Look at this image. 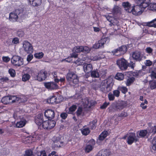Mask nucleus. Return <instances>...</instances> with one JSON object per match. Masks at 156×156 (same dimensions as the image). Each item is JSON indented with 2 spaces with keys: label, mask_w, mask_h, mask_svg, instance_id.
<instances>
[{
  "label": "nucleus",
  "mask_w": 156,
  "mask_h": 156,
  "mask_svg": "<svg viewBox=\"0 0 156 156\" xmlns=\"http://www.w3.org/2000/svg\"><path fill=\"white\" fill-rule=\"evenodd\" d=\"M90 49L87 46H77L75 47L73 49V52L71 56L75 58H77L78 55L77 53L80 52L87 53L89 52Z\"/></svg>",
  "instance_id": "obj_1"
},
{
  "label": "nucleus",
  "mask_w": 156,
  "mask_h": 156,
  "mask_svg": "<svg viewBox=\"0 0 156 156\" xmlns=\"http://www.w3.org/2000/svg\"><path fill=\"white\" fill-rule=\"evenodd\" d=\"M20 98L15 95L7 96L3 97L1 100L4 104H12L18 101Z\"/></svg>",
  "instance_id": "obj_2"
},
{
  "label": "nucleus",
  "mask_w": 156,
  "mask_h": 156,
  "mask_svg": "<svg viewBox=\"0 0 156 156\" xmlns=\"http://www.w3.org/2000/svg\"><path fill=\"white\" fill-rule=\"evenodd\" d=\"M83 60L85 61L83 66L84 72L86 73H89L92 70L93 67L91 64H87V63L90 62L91 59L89 58V57L85 55L83 58Z\"/></svg>",
  "instance_id": "obj_3"
},
{
  "label": "nucleus",
  "mask_w": 156,
  "mask_h": 156,
  "mask_svg": "<svg viewBox=\"0 0 156 156\" xmlns=\"http://www.w3.org/2000/svg\"><path fill=\"white\" fill-rule=\"evenodd\" d=\"M109 80H105L103 81L101 87V90L103 93H107L110 91L112 89L111 83Z\"/></svg>",
  "instance_id": "obj_4"
},
{
  "label": "nucleus",
  "mask_w": 156,
  "mask_h": 156,
  "mask_svg": "<svg viewBox=\"0 0 156 156\" xmlns=\"http://www.w3.org/2000/svg\"><path fill=\"white\" fill-rule=\"evenodd\" d=\"M11 62L14 66L19 67L23 64V59L20 56L14 55L11 58Z\"/></svg>",
  "instance_id": "obj_5"
},
{
  "label": "nucleus",
  "mask_w": 156,
  "mask_h": 156,
  "mask_svg": "<svg viewBox=\"0 0 156 156\" xmlns=\"http://www.w3.org/2000/svg\"><path fill=\"white\" fill-rule=\"evenodd\" d=\"M66 79L69 83L76 84L78 83L79 80L76 74L73 72H69L67 74Z\"/></svg>",
  "instance_id": "obj_6"
},
{
  "label": "nucleus",
  "mask_w": 156,
  "mask_h": 156,
  "mask_svg": "<svg viewBox=\"0 0 156 156\" xmlns=\"http://www.w3.org/2000/svg\"><path fill=\"white\" fill-rule=\"evenodd\" d=\"M128 62L123 58L119 59L116 61V64L122 70H126L128 68Z\"/></svg>",
  "instance_id": "obj_7"
},
{
  "label": "nucleus",
  "mask_w": 156,
  "mask_h": 156,
  "mask_svg": "<svg viewBox=\"0 0 156 156\" xmlns=\"http://www.w3.org/2000/svg\"><path fill=\"white\" fill-rule=\"evenodd\" d=\"M127 135L128 136L127 142L128 144L131 145L134 142L136 143L139 141V139L136 137L135 133H129Z\"/></svg>",
  "instance_id": "obj_8"
},
{
  "label": "nucleus",
  "mask_w": 156,
  "mask_h": 156,
  "mask_svg": "<svg viewBox=\"0 0 156 156\" xmlns=\"http://www.w3.org/2000/svg\"><path fill=\"white\" fill-rule=\"evenodd\" d=\"M127 47L126 45H122L120 47L112 51L114 55L119 56L123 54L127 51Z\"/></svg>",
  "instance_id": "obj_9"
},
{
  "label": "nucleus",
  "mask_w": 156,
  "mask_h": 156,
  "mask_svg": "<svg viewBox=\"0 0 156 156\" xmlns=\"http://www.w3.org/2000/svg\"><path fill=\"white\" fill-rule=\"evenodd\" d=\"M56 124L54 120L49 119L43 122V128L44 129H49L54 128Z\"/></svg>",
  "instance_id": "obj_10"
},
{
  "label": "nucleus",
  "mask_w": 156,
  "mask_h": 156,
  "mask_svg": "<svg viewBox=\"0 0 156 156\" xmlns=\"http://www.w3.org/2000/svg\"><path fill=\"white\" fill-rule=\"evenodd\" d=\"M136 3L140 8L143 9V10L147 7H148L150 3V0H134Z\"/></svg>",
  "instance_id": "obj_11"
},
{
  "label": "nucleus",
  "mask_w": 156,
  "mask_h": 156,
  "mask_svg": "<svg viewBox=\"0 0 156 156\" xmlns=\"http://www.w3.org/2000/svg\"><path fill=\"white\" fill-rule=\"evenodd\" d=\"M23 48L25 52L28 54H31L33 52L34 49L32 44L27 41H23Z\"/></svg>",
  "instance_id": "obj_12"
},
{
  "label": "nucleus",
  "mask_w": 156,
  "mask_h": 156,
  "mask_svg": "<svg viewBox=\"0 0 156 156\" xmlns=\"http://www.w3.org/2000/svg\"><path fill=\"white\" fill-rule=\"evenodd\" d=\"M109 41V39L108 37L102 38L96 42L93 45V47L95 49H98L103 46L104 44L108 43Z\"/></svg>",
  "instance_id": "obj_13"
},
{
  "label": "nucleus",
  "mask_w": 156,
  "mask_h": 156,
  "mask_svg": "<svg viewBox=\"0 0 156 156\" xmlns=\"http://www.w3.org/2000/svg\"><path fill=\"white\" fill-rule=\"evenodd\" d=\"M95 141L94 139H91L90 140L85 148V151L86 153H89L93 149L95 144Z\"/></svg>",
  "instance_id": "obj_14"
},
{
  "label": "nucleus",
  "mask_w": 156,
  "mask_h": 156,
  "mask_svg": "<svg viewBox=\"0 0 156 156\" xmlns=\"http://www.w3.org/2000/svg\"><path fill=\"white\" fill-rule=\"evenodd\" d=\"M44 84L46 88L50 90L57 89L58 87L57 84L53 82H44Z\"/></svg>",
  "instance_id": "obj_15"
},
{
  "label": "nucleus",
  "mask_w": 156,
  "mask_h": 156,
  "mask_svg": "<svg viewBox=\"0 0 156 156\" xmlns=\"http://www.w3.org/2000/svg\"><path fill=\"white\" fill-rule=\"evenodd\" d=\"M51 140L55 147H61V145L63 144V142L61 140V137H60L55 136L52 138Z\"/></svg>",
  "instance_id": "obj_16"
},
{
  "label": "nucleus",
  "mask_w": 156,
  "mask_h": 156,
  "mask_svg": "<svg viewBox=\"0 0 156 156\" xmlns=\"http://www.w3.org/2000/svg\"><path fill=\"white\" fill-rule=\"evenodd\" d=\"M43 116L42 113L38 114L35 119V123L39 126L41 127V126L43 128Z\"/></svg>",
  "instance_id": "obj_17"
},
{
  "label": "nucleus",
  "mask_w": 156,
  "mask_h": 156,
  "mask_svg": "<svg viewBox=\"0 0 156 156\" xmlns=\"http://www.w3.org/2000/svg\"><path fill=\"white\" fill-rule=\"evenodd\" d=\"M47 76V72L44 70H41L38 73L37 80L39 81H42L45 79Z\"/></svg>",
  "instance_id": "obj_18"
},
{
  "label": "nucleus",
  "mask_w": 156,
  "mask_h": 156,
  "mask_svg": "<svg viewBox=\"0 0 156 156\" xmlns=\"http://www.w3.org/2000/svg\"><path fill=\"white\" fill-rule=\"evenodd\" d=\"M107 20L110 22L109 24V25L110 27H112V26H115L117 27L119 25V22L118 20L111 16H108L107 17Z\"/></svg>",
  "instance_id": "obj_19"
},
{
  "label": "nucleus",
  "mask_w": 156,
  "mask_h": 156,
  "mask_svg": "<svg viewBox=\"0 0 156 156\" xmlns=\"http://www.w3.org/2000/svg\"><path fill=\"white\" fill-rule=\"evenodd\" d=\"M44 114L45 116L48 119H52L55 117V112L51 109H47L45 111Z\"/></svg>",
  "instance_id": "obj_20"
},
{
  "label": "nucleus",
  "mask_w": 156,
  "mask_h": 156,
  "mask_svg": "<svg viewBox=\"0 0 156 156\" xmlns=\"http://www.w3.org/2000/svg\"><path fill=\"white\" fill-rule=\"evenodd\" d=\"M132 58L136 61L140 62L142 60L143 56L140 52L135 51L132 54Z\"/></svg>",
  "instance_id": "obj_21"
},
{
  "label": "nucleus",
  "mask_w": 156,
  "mask_h": 156,
  "mask_svg": "<svg viewBox=\"0 0 156 156\" xmlns=\"http://www.w3.org/2000/svg\"><path fill=\"white\" fill-rule=\"evenodd\" d=\"M131 12L132 14L135 15H138L141 14L142 12L140 10L139 6L138 5L136 6H134L132 7Z\"/></svg>",
  "instance_id": "obj_22"
},
{
  "label": "nucleus",
  "mask_w": 156,
  "mask_h": 156,
  "mask_svg": "<svg viewBox=\"0 0 156 156\" xmlns=\"http://www.w3.org/2000/svg\"><path fill=\"white\" fill-rule=\"evenodd\" d=\"M47 103L49 104L58 103L59 101H57V97L55 95L50 96L47 100Z\"/></svg>",
  "instance_id": "obj_23"
},
{
  "label": "nucleus",
  "mask_w": 156,
  "mask_h": 156,
  "mask_svg": "<svg viewBox=\"0 0 156 156\" xmlns=\"http://www.w3.org/2000/svg\"><path fill=\"white\" fill-rule=\"evenodd\" d=\"M122 5L125 8V10L129 13H131L132 7H131V4L128 2H124L122 3Z\"/></svg>",
  "instance_id": "obj_24"
},
{
  "label": "nucleus",
  "mask_w": 156,
  "mask_h": 156,
  "mask_svg": "<svg viewBox=\"0 0 156 156\" xmlns=\"http://www.w3.org/2000/svg\"><path fill=\"white\" fill-rule=\"evenodd\" d=\"M30 5L34 7L40 6L42 3V0H28Z\"/></svg>",
  "instance_id": "obj_25"
},
{
  "label": "nucleus",
  "mask_w": 156,
  "mask_h": 156,
  "mask_svg": "<svg viewBox=\"0 0 156 156\" xmlns=\"http://www.w3.org/2000/svg\"><path fill=\"white\" fill-rule=\"evenodd\" d=\"M110 154V152L108 150L104 149L100 150L97 155L98 156H109Z\"/></svg>",
  "instance_id": "obj_26"
},
{
  "label": "nucleus",
  "mask_w": 156,
  "mask_h": 156,
  "mask_svg": "<svg viewBox=\"0 0 156 156\" xmlns=\"http://www.w3.org/2000/svg\"><path fill=\"white\" fill-rule=\"evenodd\" d=\"M112 13L113 15L115 16L121 13V8L117 5H115L112 9Z\"/></svg>",
  "instance_id": "obj_27"
},
{
  "label": "nucleus",
  "mask_w": 156,
  "mask_h": 156,
  "mask_svg": "<svg viewBox=\"0 0 156 156\" xmlns=\"http://www.w3.org/2000/svg\"><path fill=\"white\" fill-rule=\"evenodd\" d=\"M147 133V131L146 129H144L137 131L136 132L138 138H143L145 136Z\"/></svg>",
  "instance_id": "obj_28"
},
{
  "label": "nucleus",
  "mask_w": 156,
  "mask_h": 156,
  "mask_svg": "<svg viewBox=\"0 0 156 156\" xmlns=\"http://www.w3.org/2000/svg\"><path fill=\"white\" fill-rule=\"evenodd\" d=\"M76 114L77 117L80 116H83L85 115V112L81 107H79L76 112Z\"/></svg>",
  "instance_id": "obj_29"
},
{
  "label": "nucleus",
  "mask_w": 156,
  "mask_h": 156,
  "mask_svg": "<svg viewBox=\"0 0 156 156\" xmlns=\"http://www.w3.org/2000/svg\"><path fill=\"white\" fill-rule=\"evenodd\" d=\"M18 15L15 13L11 12L9 14V20L11 21H16L18 19Z\"/></svg>",
  "instance_id": "obj_30"
},
{
  "label": "nucleus",
  "mask_w": 156,
  "mask_h": 156,
  "mask_svg": "<svg viewBox=\"0 0 156 156\" xmlns=\"http://www.w3.org/2000/svg\"><path fill=\"white\" fill-rule=\"evenodd\" d=\"M54 78L55 82L57 83H58L59 82H60L62 83H64L65 81V78L64 76L62 77H60L59 78L55 73L54 74Z\"/></svg>",
  "instance_id": "obj_31"
},
{
  "label": "nucleus",
  "mask_w": 156,
  "mask_h": 156,
  "mask_svg": "<svg viewBox=\"0 0 156 156\" xmlns=\"http://www.w3.org/2000/svg\"><path fill=\"white\" fill-rule=\"evenodd\" d=\"M86 126H83V128L81 129V131L82 134L84 136H87L90 132V129L88 127H86Z\"/></svg>",
  "instance_id": "obj_32"
},
{
  "label": "nucleus",
  "mask_w": 156,
  "mask_h": 156,
  "mask_svg": "<svg viewBox=\"0 0 156 156\" xmlns=\"http://www.w3.org/2000/svg\"><path fill=\"white\" fill-rule=\"evenodd\" d=\"M152 145L151 148L152 152H156V136L154 137L152 140Z\"/></svg>",
  "instance_id": "obj_33"
},
{
  "label": "nucleus",
  "mask_w": 156,
  "mask_h": 156,
  "mask_svg": "<svg viewBox=\"0 0 156 156\" xmlns=\"http://www.w3.org/2000/svg\"><path fill=\"white\" fill-rule=\"evenodd\" d=\"M108 133L107 131H104L102 132L99 136L98 139L100 141H102L108 136Z\"/></svg>",
  "instance_id": "obj_34"
},
{
  "label": "nucleus",
  "mask_w": 156,
  "mask_h": 156,
  "mask_svg": "<svg viewBox=\"0 0 156 156\" xmlns=\"http://www.w3.org/2000/svg\"><path fill=\"white\" fill-rule=\"evenodd\" d=\"M97 122V120L95 119L89 122L88 126L91 129H94L96 128Z\"/></svg>",
  "instance_id": "obj_35"
},
{
  "label": "nucleus",
  "mask_w": 156,
  "mask_h": 156,
  "mask_svg": "<svg viewBox=\"0 0 156 156\" xmlns=\"http://www.w3.org/2000/svg\"><path fill=\"white\" fill-rule=\"evenodd\" d=\"M27 122L26 120H21L18 122L16 124V126L17 128H21L25 126Z\"/></svg>",
  "instance_id": "obj_36"
},
{
  "label": "nucleus",
  "mask_w": 156,
  "mask_h": 156,
  "mask_svg": "<svg viewBox=\"0 0 156 156\" xmlns=\"http://www.w3.org/2000/svg\"><path fill=\"white\" fill-rule=\"evenodd\" d=\"M150 87L151 90L156 89V80H153L149 82Z\"/></svg>",
  "instance_id": "obj_37"
},
{
  "label": "nucleus",
  "mask_w": 156,
  "mask_h": 156,
  "mask_svg": "<svg viewBox=\"0 0 156 156\" xmlns=\"http://www.w3.org/2000/svg\"><path fill=\"white\" fill-rule=\"evenodd\" d=\"M91 73V76L93 78H98L99 77V75L98 70L97 69L96 70H92L90 72Z\"/></svg>",
  "instance_id": "obj_38"
},
{
  "label": "nucleus",
  "mask_w": 156,
  "mask_h": 156,
  "mask_svg": "<svg viewBox=\"0 0 156 156\" xmlns=\"http://www.w3.org/2000/svg\"><path fill=\"white\" fill-rule=\"evenodd\" d=\"M135 80V78L133 77H130L127 79L126 83V85L127 86H130Z\"/></svg>",
  "instance_id": "obj_39"
},
{
  "label": "nucleus",
  "mask_w": 156,
  "mask_h": 156,
  "mask_svg": "<svg viewBox=\"0 0 156 156\" xmlns=\"http://www.w3.org/2000/svg\"><path fill=\"white\" fill-rule=\"evenodd\" d=\"M115 79L119 80H121L124 79V76L122 73H117L115 77Z\"/></svg>",
  "instance_id": "obj_40"
},
{
  "label": "nucleus",
  "mask_w": 156,
  "mask_h": 156,
  "mask_svg": "<svg viewBox=\"0 0 156 156\" xmlns=\"http://www.w3.org/2000/svg\"><path fill=\"white\" fill-rule=\"evenodd\" d=\"M77 108V106L76 105H73L69 108V111L67 112L68 114H71L75 111Z\"/></svg>",
  "instance_id": "obj_41"
},
{
  "label": "nucleus",
  "mask_w": 156,
  "mask_h": 156,
  "mask_svg": "<svg viewBox=\"0 0 156 156\" xmlns=\"http://www.w3.org/2000/svg\"><path fill=\"white\" fill-rule=\"evenodd\" d=\"M148 9L152 11H156V3H150L148 7Z\"/></svg>",
  "instance_id": "obj_42"
},
{
  "label": "nucleus",
  "mask_w": 156,
  "mask_h": 156,
  "mask_svg": "<svg viewBox=\"0 0 156 156\" xmlns=\"http://www.w3.org/2000/svg\"><path fill=\"white\" fill-rule=\"evenodd\" d=\"M30 78V76L29 74H24L22 76V80L23 81L25 82L29 80Z\"/></svg>",
  "instance_id": "obj_43"
},
{
  "label": "nucleus",
  "mask_w": 156,
  "mask_h": 156,
  "mask_svg": "<svg viewBox=\"0 0 156 156\" xmlns=\"http://www.w3.org/2000/svg\"><path fill=\"white\" fill-rule=\"evenodd\" d=\"M44 56V53L42 52L35 53L34 54V57L37 59H41Z\"/></svg>",
  "instance_id": "obj_44"
},
{
  "label": "nucleus",
  "mask_w": 156,
  "mask_h": 156,
  "mask_svg": "<svg viewBox=\"0 0 156 156\" xmlns=\"http://www.w3.org/2000/svg\"><path fill=\"white\" fill-rule=\"evenodd\" d=\"M116 108L118 109H122L124 107V102L123 101L118 103L116 105Z\"/></svg>",
  "instance_id": "obj_45"
},
{
  "label": "nucleus",
  "mask_w": 156,
  "mask_h": 156,
  "mask_svg": "<svg viewBox=\"0 0 156 156\" xmlns=\"http://www.w3.org/2000/svg\"><path fill=\"white\" fill-rule=\"evenodd\" d=\"M8 72L12 77H14L16 76V74L15 69H10L9 70Z\"/></svg>",
  "instance_id": "obj_46"
},
{
  "label": "nucleus",
  "mask_w": 156,
  "mask_h": 156,
  "mask_svg": "<svg viewBox=\"0 0 156 156\" xmlns=\"http://www.w3.org/2000/svg\"><path fill=\"white\" fill-rule=\"evenodd\" d=\"M33 152L30 149H28L25 151V153L24 156H31L33 154Z\"/></svg>",
  "instance_id": "obj_47"
},
{
  "label": "nucleus",
  "mask_w": 156,
  "mask_h": 156,
  "mask_svg": "<svg viewBox=\"0 0 156 156\" xmlns=\"http://www.w3.org/2000/svg\"><path fill=\"white\" fill-rule=\"evenodd\" d=\"M108 97L110 101H113L115 100V97L113 94L111 92L109 93L108 95Z\"/></svg>",
  "instance_id": "obj_48"
},
{
  "label": "nucleus",
  "mask_w": 156,
  "mask_h": 156,
  "mask_svg": "<svg viewBox=\"0 0 156 156\" xmlns=\"http://www.w3.org/2000/svg\"><path fill=\"white\" fill-rule=\"evenodd\" d=\"M119 90L124 94H126V93L128 91L127 88L125 87H120L119 88Z\"/></svg>",
  "instance_id": "obj_49"
},
{
  "label": "nucleus",
  "mask_w": 156,
  "mask_h": 156,
  "mask_svg": "<svg viewBox=\"0 0 156 156\" xmlns=\"http://www.w3.org/2000/svg\"><path fill=\"white\" fill-rule=\"evenodd\" d=\"M128 113L122 111L120 114H119V117L122 118H125L128 116Z\"/></svg>",
  "instance_id": "obj_50"
},
{
  "label": "nucleus",
  "mask_w": 156,
  "mask_h": 156,
  "mask_svg": "<svg viewBox=\"0 0 156 156\" xmlns=\"http://www.w3.org/2000/svg\"><path fill=\"white\" fill-rule=\"evenodd\" d=\"M109 104V102H108L107 103L106 102H105L100 106V108L102 109H105L106 108Z\"/></svg>",
  "instance_id": "obj_51"
},
{
  "label": "nucleus",
  "mask_w": 156,
  "mask_h": 156,
  "mask_svg": "<svg viewBox=\"0 0 156 156\" xmlns=\"http://www.w3.org/2000/svg\"><path fill=\"white\" fill-rule=\"evenodd\" d=\"M113 94L114 95L115 97V96L116 97H119L120 95V92L118 90H113Z\"/></svg>",
  "instance_id": "obj_52"
},
{
  "label": "nucleus",
  "mask_w": 156,
  "mask_h": 156,
  "mask_svg": "<svg viewBox=\"0 0 156 156\" xmlns=\"http://www.w3.org/2000/svg\"><path fill=\"white\" fill-rule=\"evenodd\" d=\"M2 60L4 62L7 63L10 61V58L8 56H3L2 57Z\"/></svg>",
  "instance_id": "obj_53"
},
{
  "label": "nucleus",
  "mask_w": 156,
  "mask_h": 156,
  "mask_svg": "<svg viewBox=\"0 0 156 156\" xmlns=\"http://www.w3.org/2000/svg\"><path fill=\"white\" fill-rule=\"evenodd\" d=\"M17 34L19 37H22L24 35V33L23 30H19L17 31Z\"/></svg>",
  "instance_id": "obj_54"
},
{
  "label": "nucleus",
  "mask_w": 156,
  "mask_h": 156,
  "mask_svg": "<svg viewBox=\"0 0 156 156\" xmlns=\"http://www.w3.org/2000/svg\"><path fill=\"white\" fill-rule=\"evenodd\" d=\"M150 76L152 79H156V73L154 71L151 72Z\"/></svg>",
  "instance_id": "obj_55"
},
{
  "label": "nucleus",
  "mask_w": 156,
  "mask_h": 156,
  "mask_svg": "<svg viewBox=\"0 0 156 156\" xmlns=\"http://www.w3.org/2000/svg\"><path fill=\"white\" fill-rule=\"evenodd\" d=\"M33 56L31 54H30L27 57V60L28 62H30L33 58Z\"/></svg>",
  "instance_id": "obj_56"
},
{
  "label": "nucleus",
  "mask_w": 156,
  "mask_h": 156,
  "mask_svg": "<svg viewBox=\"0 0 156 156\" xmlns=\"http://www.w3.org/2000/svg\"><path fill=\"white\" fill-rule=\"evenodd\" d=\"M154 23L153 20L150 22L147 23V25L149 27H154Z\"/></svg>",
  "instance_id": "obj_57"
},
{
  "label": "nucleus",
  "mask_w": 156,
  "mask_h": 156,
  "mask_svg": "<svg viewBox=\"0 0 156 156\" xmlns=\"http://www.w3.org/2000/svg\"><path fill=\"white\" fill-rule=\"evenodd\" d=\"M19 39L17 37H15L13 38L12 41V42L14 44H17L19 43Z\"/></svg>",
  "instance_id": "obj_58"
},
{
  "label": "nucleus",
  "mask_w": 156,
  "mask_h": 156,
  "mask_svg": "<svg viewBox=\"0 0 156 156\" xmlns=\"http://www.w3.org/2000/svg\"><path fill=\"white\" fill-rule=\"evenodd\" d=\"M68 116V114L66 113L65 112H63L62 113H61L60 115V116L63 119H65L67 118V116Z\"/></svg>",
  "instance_id": "obj_59"
},
{
  "label": "nucleus",
  "mask_w": 156,
  "mask_h": 156,
  "mask_svg": "<svg viewBox=\"0 0 156 156\" xmlns=\"http://www.w3.org/2000/svg\"><path fill=\"white\" fill-rule=\"evenodd\" d=\"M128 67H131L132 69H133L134 67L135 66V63H134L133 62L130 61L129 63L128 62Z\"/></svg>",
  "instance_id": "obj_60"
},
{
  "label": "nucleus",
  "mask_w": 156,
  "mask_h": 156,
  "mask_svg": "<svg viewBox=\"0 0 156 156\" xmlns=\"http://www.w3.org/2000/svg\"><path fill=\"white\" fill-rule=\"evenodd\" d=\"M147 53L150 54L152 53L153 50L150 47H147L146 49Z\"/></svg>",
  "instance_id": "obj_61"
},
{
  "label": "nucleus",
  "mask_w": 156,
  "mask_h": 156,
  "mask_svg": "<svg viewBox=\"0 0 156 156\" xmlns=\"http://www.w3.org/2000/svg\"><path fill=\"white\" fill-rule=\"evenodd\" d=\"M145 65L147 66H150L152 65V63L151 61L150 60H146L145 63Z\"/></svg>",
  "instance_id": "obj_62"
},
{
  "label": "nucleus",
  "mask_w": 156,
  "mask_h": 156,
  "mask_svg": "<svg viewBox=\"0 0 156 156\" xmlns=\"http://www.w3.org/2000/svg\"><path fill=\"white\" fill-rule=\"evenodd\" d=\"M38 156H47L46 154L44 151H42L40 152V154Z\"/></svg>",
  "instance_id": "obj_63"
},
{
  "label": "nucleus",
  "mask_w": 156,
  "mask_h": 156,
  "mask_svg": "<svg viewBox=\"0 0 156 156\" xmlns=\"http://www.w3.org/2000/svg\"><path fill=\"white\" fill-rule=\"evenodd\" d=\"M152 132L154 134L156 133V125L152 128Z\"/></svg>",
  "instance_id": "obj_64"
}]
</instances>
